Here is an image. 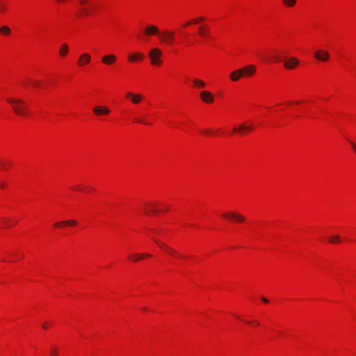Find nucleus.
I'll use <instances>...</instances> for the list:
<instances>
[{"label":"nucleus","mask_w":356,"mask_h":356,"mask_svg":"<svg viewBox=\"0 0 356 356\" xmlns=\"http://www.w3.org/2000/svg\"><path fill=\"white\" fill-rule=\"evenodd\" d=\"M7 102L11 104L15 114L19 115H26L27 114V107L23 100L7 99Z\"/></svg>","instance_id":"1"},{"label":"nucleus","mask_w":356,"mask_h":356,"mask_svg":"<svg viewBox=\"0 0 356 356\" xmlns=\"http://www.w3.org/2000/svg\"><path fill=\"white\" fill-rule=\"evenodd\" d=\"M6 10V5L3 1H0V12Z\"/></svg>","instance_id":"27"},{"label":"nucleus","mask_w":356,"mask_h":356,"mask_svg":"<svg viewBox=\"0 0 356 356\" xmlns=\"http://www.w3.org/2000/svg\"><path fill=\"white\" fill-rule=\"evenodd\" d=\"M145 34H147L148 35H159L160 34L159 29L156 26H154V25L147 26L145 29Z\"/></svg>","instance_id":"11"},{"label":"nucleus","mask_w":356,"mask_h":356,"mask_svg":"<svg viewBox=\"0 0 356 356\" xmlns=\"http://www.w3.org/2000/svg\"><path fill=\"white\" fill-rule=\"evenodd\" d=\"M80 3L81 4H84V3H87V0H80Z\"/></svg>","instance_id":"33"},{"label":"nucleus","mask_w":356,"mask_h":356,"mask_svg":"<svg viewBox=\"0 0 356 356\" xmlns=\"http://www.w3.org/2000/svg\"><path fill=\"white\" fill-rule=\"evenodd\" d=\"M54 225L55 227H60L61 225H63L62 224V222H56Z\"/></svg>","instance_id":"29"},{"label":"nucleus","mask_w":356,"mask_h":356,"mask_svg":"<svg viewBox=\"0 0 356 356\" xmlns=\"http://www.w3.org/2000/svg\"><path fill=\"white\" fill-rule=\"evenodd\" d=\"M204 19L203 17H200L199 19H193L189 22H188L187 23L185 24L184 26H188V25H190V24H195L197 22H198L199 21H204Z\"/></svg>","instance_id":"25"},{"label":"nucleus","mask_w":356,"mask_h":356,"mask_svg":"<svg viewBox=\"0 0 356 356\" xmlns=\"http://www.w3.org/2000/svg\"><path fill=\"white\" fill-rule=\"evenodd\" d=\"M162 56V51L159 48H154L149 52V57L151 60V64L153 65H161L162 60L160 59Z\"/></svg>","instance_id":"2"},{"label":"nucleus","mask_w":356,"mask_h":356,"mask_svg":"<svg viewBox=\"0 0 356 356\" xmlns=\"http://www.w3.org/2000/svg\"><path fill=\"white\" fill-rule=\"evenodd\" d=\"M126 97L130 99L131 102L134 104H139L143 99V96L140 94L133 93L131 92H127Z\"/></svg>","instance_id":"7"},{"label":"nucleus","mask_w":356,"mask_h":356,"mask_svg":"<svg viewBox=\"0 0 356 356\" xmlns=\"http://www.w3.org/2000/svg\"><path fill=\"white\" fill-rule=\"evenodd\" d=\"M229 77L232 81H238L241 77H243L242 71L241 70V68L233 71L230 74Z\"/></svg>","instance_id":"12"},{"label":"nucleus","mask_w":356,"mask_h":356,"mask_svg":"<svg viewBox=\"0 0 356 356\" xmlns=\"http://www.w3.org/2000/svg\"><path fill=\"white\" fill-rule=\"evenodd\" d=\"M283 3L288 7H293L296 3V0H283Z\"/></svg>","instance_id":"23"},{"label":"nucleus","mask_w":356,"mask_h":356,"mask_svg":"<svg viewBox=\"0 0 356 356\" xmlns=\"http://www.w3.org/2000/svg\"><path fill=\"white\" fill-rule=\"evenodd\" d=\"M159 37L162 42L172 44L175 41V33L172 31H164Z\"/></svg>","instance_id":"3"},{"label":"nucleus","mask_w":356,"mask_h":356,"mask_svg":"<svg viewBox=\"0 0 356 356\" xmlns=\"http://www.w3.org/2000/svg\"><path fill=\"white\" fill-rule=\"evenodd\" d=\"M83 12L84 15H87L88 14V12L86 10H83Z\"/></svg>","instance_id":"35"},{"label":"nucleus","mask_w":356,"mask_h":356,"mask_svg":"<svg viewBox=\"0 0 356 356\" xmlns=\"http://www.w3.org/2000/svg\"><path fill=\"white\" fill-rule=\"evenodd\" d=\"M155 234H161L163 232V229H156L153 230Z\"/></svg>","instance_id":"28"},{"label":"nucleus","mask_w":356,"mask_h":356,"mask_svg":"<svg viewBox=\"0 0 356 356\" xmlns=\"http://www.w3.org/2000/svg\"><path fill=\"white\" fill-rule=\"evenodd\" d=\"M149 212H151V213H154L156 212V210H154V209H151V210L149 211Z\"/></svg>","instance_id":"39"},{"label":"nucleus","mask_w":356,"mask_h":356,"mask_svg":"<svg viewBox=\"0 0 356 356\" xmlns=\"http://www.w3.org/2000/svg\"><path fill=\"white\" fill-rule=\"evenodd\" d=\"M330 242L332 243H340V238L338 235H334L331 236Z\"/></svg>","instance_id":"26"},{"label":"nucleus","mask_w":356,"mask_h":356,"mask_svg":"<svg viewBox=\"0 0 356 356\" xmlns=\"http://www.w3.org/2000/svg\"><path fill=\"white\" fill-rule=\"evenodd\" d=\"M242 71L243 76H251L256 72V67L253 65H248L242 68H241Z\"/></svg>","instance_id":"8"},{"label":"nucleus","mask_w":356,"mask_h":356,"mask_svg":"<svg viewBox=\"0 0 356 356\" xmlns=\"http://www.w3.org/2000/svg\"><path fill=\"white\" fill-rule=\"evenodd\" d=\"M221 216L227 218L229 220H235L237 222H243L245 220V217L243 215L232 211L225 213Z\"/></svg>","instance_id":"4"},{"label":"nucleus","mask_w":356,"mask_h":356,"mask_svg":"<svg viewBox=\"0 0 356 356\" xmlns=\"http://www.w3.org/2000/svg\"><path fill=\"white\" fill-rule=\"evenodd\" d=\"M50 356H58V354L56 353H54L51 354Z\"/></svg>","instance_id":"36"},{"label":"nucleus","mask_w":356,"mask_h":356,"mask_svg":"<svg viewBox=\"0 0 356 356\" xmlns=\"http://www.w3.org/2000/svg\"><path fill=\"white\" fill-rule=\"evenodd\" d=\"M90 61V56L87 53H84L80 56L79 65H83L86 63H88Z\"/></svg>","instance_id":"17"},{"label":"nucleus","mask_w":356,"mask_h":356,"mask_svg":"<svg viewBox=\"0 0 356 356\" xmlns=\"http://www.w3.org/2000/svg\"><path fill=\"white\" fill-rule=\"evenodd\" d=\"M202 133L203 134H209V133H210V131L207 130V131H203Z\"/></svg>","instance_id":"38"},{"label":"nucleus","mask_w":356,"mask_h":356,"mask_svg":"<svg viewBox=\"0 0 356 356\" xmlns=\"http://www.w3.org/2000/svg\"><path fill=\"white\" fill-rule=\"evenodd\" d=\"M93 112L97 115H107L110 113L109 109L107 107L97 106L93 108Z\"/></svg>","instance_id":"10"},{"label":"nucleus","mask_w":356,"mask_h":356,"mask_svg":"<svg viewBox=\"0 0 356 356\" xmlns=\"http://www.w3.org/2000/svg\"><path fill=\"white\" fill-rule=\"evenodd\" d=\"M261 300H262V301H263L264 302H265V303H268V299H266V298H264V297H263V298H261Z\"/></svg>","instance_id":"30"},{"label":"nucleus","mask_w":356,"mask_h":356,"mask_svg":"<svg viewBox=\"0 0 356 356\" xmlns=\"http://www.w3.org/2000/svg\"><path fill=\"white\" fill-rule=\"evenodd\" d=\"M145 257H151L149 254L144 253H138L136 254H130L129 258L134 261H138L140 259L144 258Z\"/></svg>","instance_id":"18"},{"label":"nucleus","mask_w":356,"mask_h":356,"mask_svg":"<svg viewBox=\"0 0 356 356\" xmlns=\"http://www.w3.org/2000/svg\"><path fill=\"white\" fill-rule=\"evenodd\" d=\"M69 50V47L67 44L64 43L61 45L59 54L61 56H65Z\"/></svg>","instance_id":"20"},{"label":"nucleus","mask_w":356,"mask_h":356,"mask_svg":"<svg viewBox=\"0 0 356 356\" xmlns=\"http://www.w3.org/2000/svg\"><path fill=\"white\" fill-rule=\"evenodd\" d=\"M138 122H140V123H143V124H147V123L142 120H137Z\"/></svg>","instance_id":"32"},{"label":"nucleus","mask_w":356,"mask_h":356,"mask_svg":"<svg viewBox=\"0 0 356 356\" xmlns=\"http://www.w3.org/2000/svg\"><path fill=\"white\" fill-rule=\"evenodd\" d=\"M79 188L78 186H75V187H73V188H72V189H73V190H75V191L79 190Z\"/></svg>","instance_id":"37"},{"label":"nucleus","mask_w":356,"mask_h":356,"mask_svg":"<svg viewBox=\"0 0 356 356\" xmlns=\"http://www.w3.org/2000/svg\"><path fill=\"white\" fill-rule=\"evenodd\" d=\"M33 85L34 86H38V83L37 81H33Z\"/></svg>","instance_id":"34"},{"label":"nucleus","mask_w":356,"mask_h":356,"mask_svg":"<svg viewBox=\"0 0 356 356\" xmlns=\"http://www.w3.org/2000/svg\"><path fill=\"white\" fill-rule=\"evenodd\" d=\"M42 327L44 329H47L48 328V324L47 323H44L43 325H42Z\"/></svg>","instance_id":"31"},{"label":"nucleus","mask_w":356,"mask_h":356,"mask_svg":"<svg viewBox=\"0 0 356 356\" xmlns=\"http://www.w3.org/2000/svg\"><path fill=\"white\" fill-rule=\"evenodd\" d=\"M200 97L202 100L206 103H211L214 99L213 95L210 92L206 90L202 91L200 93Z\"/></svg>","instance_id":"9"},{"label":"nucleus","mask_w":356,"mask_h":356,"mask_svg":"<svg viewBox=\"0 0 356 356\" xmlns=\"http://www.w3.org/2000/svg\"><path fill=\"white\" fill-rule=\"evenodd\" d=\"M314 57L321 61L326 62L330 59V54L325 50H318L314 53Z\"/></svg>","instance_id":"5"},{"label":"nucleus","mask_w":356,"mask_h":356,"mask_svg":"<svg viewBox=\"0 0 356 356\" xmlns=\"http://www.w3.org/2000/svg\"><path fill=\"white\" fill-rule=\"evenodd\" d=\"M117 58L113 54H108L102 57V62L106 65H111L115 62Z\"/></svg>","instance_id":"13"},{"label":"nucleus","mask_w":356,"mask_h":356,"mask_svg":"<svg viewBox=\"0 0 356 356\" xmlns=\"http://www.w3.org/2000/svg\"><path fill=\"white\" fill-rule=\"evenodd\" d=\"M193 83L195 84V86L198 88H204L205 87V83L200 80V79H195L193 80Z\"/></svg>","instance_id":"21"},{"label":"nucleus","mask_w":356,"mask_h":356,"mask_svg":"<svg viewBox=\"0 0 356 356\" xmlns=\"http://www.w3.org/2000/svg\"><path fill=\"white\" fill-rule=\"evenodd\" d=\"M143 58H144V55L141 53H134V54H130L128 58L129 61H130V62H135L137 60H141Z\"/></svg>","instance_id":"16"},{"label":"nucleus","mask_w":356,"mask_h":356,"mask_svg":"<svg viewBox=\"0 0 356 356\" xmlns=\"http://www.w3.org/2000/svg\"><path fill=\"white\" fill-rule=\"evenodd\" d=\"M154 241L161 247V248H165V251L167 252H168L169 254H176V255H179V254L173 249L170 248V247H168V245H166L165 243H160L158 240L156 239H154ZM180 257H182L181 255L179 254Z\"/></svg>","instance_id":"15"},{"label":"nucleus","mask_w":356,"mask_h":356,"mask_svg":"<svg viewBox=\"0 0 356 356\" xmlns=\"http://www.w3.org/2000/svg\"><path fill=\"white\" fill-rule=\"evenodd\" d=\"M62 224L63 225H71V226H74V225H76L77 224L76 221L74 220H65V221H62Z\"/></svg>","instance_id":"24"},{"label":"nucleus","mask_w":356,"mask_h":356,"mask_svg":"<svg viewBox=\"0 0 356 356\" xmlns=\"http://www.w3.org/2000/svg\"><path fill=\"white\" fill-rule=\"evenodd\" d=\"M243 130L250 131L252 130V125L247 126L245 124L243 123V124H240L239 127H234L233 129V131L235 133L239 132L242 134Z\"/></svg>","instance_id":"14"},{"label":"nucleus","mask_w":356,"mask_h":356,"mask_svg":"<svg viewBox=\"0 0 356 356\" xmlns=\"http://www.w3.org/2000/svg\"><path fill=\"white\" fill-rule=\"evenodd\" d=\"M299 65V60L295 57H291L284 62V66L287 70H293Z\"/></svg>","instance_id":"6"},{"label":"nucleus","mask_w":356,"mask_h":356,"mask_svg":"<svg viewBox=\"0 0 356 356\" xmlns=\"http://www.w3.org/2000/svg\"><path fill=\"white\" fill-rule=\"evenodd\" d=\"M0 32L2 33V34H5V35H10V33H11V31L9 27L6 26H3L1 29H0Z\"/></svg>","instance_id":"22"},{"label":"nucleus","mask_w":356,"mask_h":356,"mask_svg":"<svg viewBox=\"0 0 356 356\" xmlns=\"http://www.w3.org/2000/svg\"><path fill=\"white\" fill-rule=\"evenodd\" d=\"M199 34L202 37H209L208 28L204 25L199 28Z\"/></svg>","instance_id":"19"}]
</instances>
